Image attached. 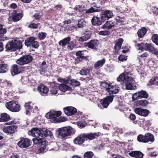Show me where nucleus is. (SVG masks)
I'll return each mask as SVG.
<instances>
[{
    "mask_svg": "<svg viewBox=\"0 0 158 158\" xmlns=\"http://www.w3.org/2000/svg\"><path fill=\"white\" fill-rule=\"evenodd\" d=\"M40 24L39 23H35L32 22H31L28 25V28H31L34 29L37 28L38 25Z\"/></svg>",
    "mask_w": 158,
    "mask_h": 158,
    "instance_id": "55",
    "label": "nucleus"
},
{
    "mask_svg": "<svg viewBox=\"0 0 158 158\" xmlns=\"http://www.w3.org/2000/svg\"><path fill=\"white\" fill-rule=\"evenodd\" d=\"M77 125L78 127L80 128H83L86 126V123L85 121H79L77 122Z\"/></svg>",
    "mask_w": 158,
    "mask_h": 158,
    "instance_id": "58",
    "label": "nucleus"
},
{
    "mask_svg": "<svg viewBox=\"0 0 158 158\" xmlns=\"http://www.w3.org/2000/svg\"><path fill=\"white\" fill-rule=\"evenodd\" d=\"M91 21L93 25L96 26L101 25L103 22L101 19L100 20L99 18L96 16H93L91 19Z\"/></svg>",
    "mask_w": 158,
    "mask_h": 158,
    "instance_id": "25",
    "label": "nucleus"
},
{
    "mask_svg": "<svg viewBox=\"0 0 158 158\" xmlns=\"http://www.w3.org/2000/svg\"><path fill=\"white\" fill-rule=\"evenodd\" d=\"M47 141H44L42 142V143L40 146V147L39 149L38 152L40 153H42L46 152L48 150V148H47Z\"/></svg>",
    "mask_w": 158,
    "mask_h": 158,
    "instance_id": "27",
    "label": "nucleus"
},
{
    "mask_svg": "<svg viewBox=\"0 0 158 158\" xmlns=\"http://www.w3.org/2000/svg\"><path fill=\"white\" fill-rule=\"evenodd\" d=\"M155 85L158 86V77H152L148 83V86Z\"/></svg>",
    "mask_w": 158,
    "mask_h": 158,
    "instance_id": "31",
    "label": "nucleus"
},
{
    "mask_svg": "<svg viewBox=\"0 0 158 158\" xmlns=\"http://www.w3.org/2000/svg\"><path fill=\"white\" fill-rule=\"evenodd\" d=\"M28 78L27 76L22 77L21 79V81L23 84H25L28 82Z\"/></svg>",
    "mask_w": 158,
    "mask_h": 158,
    "instance_id": "61",
    "label": "nucleus"
},
{
    "mask_svg": "<svg viewBox=\"0 0 158 158\" xmlns=\"http://www.w3.org/2000/svg\"><path fill=\"white\" fill-rule=\"evenodd\" d=\"M50 85L51 87H49L50 91L52 95L56 94L59 89L58 84L52 82L50 83Z\"/></svg>",
    "mask_w": 158,
    "mask_h": 158,
    "instance_id": "19",
    "label": "nucleus"
},
{
    "mask_svg": "<svg viewBox=\"0 0 158 158\" xmlns=\"http://www.w3.org/2000/svg\"><path fill=\"white\" fill-rule=\"evenodd\" d=\"M152 40L156 45H158V35L154 34L152 37Z\"/></svg>",
    "mask_w": 158,
    "mask_h": 158,
    "instance_id": "56",
    "label": "nucleus"
},
{
    "mask_svg": "<svg viewBox=\"0 0 158 158\" xmlns=\"http://www.w3.org/2000/svg\"><path fill=\"white\" fill-rule=\"evenodd\" d=\"M8 70V65L5 64H0V73H4L6 72Z\"/></svg>",
    "mask_w": 158,
    "mask_h": 158,
    "instance_id": "38",
    "label": "nucleus"
},
{
    "mask_svg": "<svg viewBox=\"0 0 158 158\" xmlns=\"http://www.w3.org/2000/svg\"><path fill=\"white\" fill-rule=\"evenodd\" d=\"M144 45V43L141 42V43H138L135 46H137L138 48V50H140L141 52H143L145 49V47H143Z\"/></svg>",
    "mask_w": 158,
    "mask_h": 158,
    "instance_id": "53",
    "label": "nucleus"
},
{
    "mask_svg": "<svg viewBox=\"0 0 158 158\" xmlns=\"http://www.w3.org/2000/svg\"><path fill=\"white\" fill-rule=\"evenodd\" d=\"M144 47H145L144 50L148 51L151 53L155 48L152 44L147 43L145 44Z\"/></svg>",
    "mask_w": 158,
    "mask_h": 158,
    "instance_id": "40",
    "label": "nucleus"
},
{
    "mask_svg": "<svg viewBox=\"0 0 158 158\" xmlns=\"http://www.w3.org/2000/svg\"><path fill=\"white\" fill-rule=\"evenodd\" d=\"M36 38L34 37H28L25 41L24 44L27 47H31L32 42L34 40H36Z\"/></svg>",
    "mask_w": 158,
    "mask_h": 158,
    "instance_id": "34",
    "label": "nucleus"
},
{
    "mask_svg": "<svg viewBox=\"0 0 158 158\" xmlns=\"http://www.w3.org/2000/svg\"><path fill=\"white\" fill-rule=\"evenodd\" d=\"M98 43V40L94 39L90 40L88 42H85L84 45L85 46L88 47L89 48L97 50Z\"/></svg>",
    "mask_w": 158,
    "mask_h": 158,
    "instance_id": "8",
    "label": "nucleus"
},
{
    "mask_svg": "<svg viewBox=\"0 0 158 158\" xmlns=\"http://www.w3.org/2000/svg\"><path fill=\"white\" fill-rule=\"evenodd\" d=\"M94 155L93 152L91 151H88L85 153L83 155L84 158H93Z\"/></svg>",
    "mask_w": 158,
    "mask_h": 158,
    "instance_id": "46",
    "label": "nucleus"
},
{
    "mask_svg": "<svg viewBox=\"0 0 158 158\" xmlns=\"http://www.w3.org/2000/svg\"><path fill=\"white\" fill-rule=\"evenodd\" d=\"M31 143V140L27 138H21L20 140L18 142V146L21 148H27L30 146Z\"/></svg>",
    "mask_w": 158,
    "mask_h": 158,
    "instance_id": "7",
    "label": "nucleus"
},
{
    "mask_svg": "<svg viewBox=\"0 0 158 158\" xmlns=\"http://www.w3.org/2000/svg\"><path fill=\"white\" fill-rule=\"evenodd\" d=\"M38 90L40 94L43 96H45L49 91V89L43 84L40 85L38 87Z\"/></svg>",
    "mask_w": 158,
    "mask_h": 158,
    "instance_id": "17",
    "label": "nucleus"
},
{
    "mask_svg": "<svg viewBox=\"0 0 158 158\" xmlns=\"http://www.w3.org/2000/svg\"><path fill=\"white\" fill-rule=\"evenodd\" d=\"M6 107L13 112H18L21 110V106L16 102L10 101L7 102L6 105Z\"/></svg>",
    "mask_w": 158,
    "mask_h": 158,
    "instance_id": "3",
    "label": "nucleus"
},
{
    "mask_svg": "<svg viewBox=\"0 0 158 158\" xmlns=\"http://www.w3.org/2000/svg\"><path fill=\"white\" fill-rule=\"evenodd\" d=\"M105 61L106 60L105 59H103L102 60L98 61L95 63L94 65L95 68L98 69L100 67H102L104 64Z\"/></svg>",
    "mask_w": 158,
    "mask_h": 158,
    "instance_id": "37",
    "label": "nucleus"
},
{
    "mask_svg": "<svg viewBox=\"0 0 158 158\" xmlns=\"http://www.w3.org/2000/svg\"><path fill=\"white\" fill-rule=\"evenodd\" d=\"M90 72V70L87 68L82 69L79 72L80 74L82 75H87Z\"/></svg>",
    "mask_w": 158,
    "mask_h": 158,
    "instance_id": "44",
    "label": "nucleus"
},
{
    "mask_svg": "<svg viewBox=\"0 0 158 158\" xmlns=\"http://www.w3.org/2000/svg\"><path fill=\"white\" fill-rule=\"evenodd\" d=\"M86 22L83 19H79L78 21L77 27L78 28H82L84 26H85Z\"/></svg>",
    "mask_w": 158,
    "mask_h": 158,
    "instance_id": "51",
    "label": "nucleus"
},
{
    "mask_svg": "<svg viewBox=\"0 0 158 158\" xmlns=\"http://www.w3.org/2000/svg\"><path fill=\"white\" fill-rule=\"evenodd\" d=\"M52 132L45 128H43L40 131V136L43 138H45L48 136H51Z\"/></svg>",
    "mask_w": 158,
    "mask_h": 158,
    "instance_id": "23",
    "label": "nucleus"
},
{
    "mask_svg": "<svg viewBox=\"0 0 158 158\" xmlns=\"http://www.w3.org/2000/svg\"><path fill=\"white\" fill-rule=\"evenodd\" d=\"M134 112L135 113L144 117L147 116L150 113L148 110L142 109L139 108H135L134 110Z\"/></svg>",
    "mask_w": 158,
    "mask_h": 158,
    "instance_id": "14",
    "label": "nucleus"
},
{
    "mask_svg": "<svg viewBox=\"0 0 158 158\" xmlns=\"http://www.w3.org/2000/svg\"><path fill=\"white\" fill-rule=\"evenodd\" d=\"M58 86L59 89L63 92H65L67 90L70 91L72 90L71 87L64 84H58Z\"/></svg>",
    "mask_w": 158,
    "mask_h": 158,
    "instance_id": "28",
    "label": "nucleus"
},
{
    "mask_svg": "<svg viewBox=\"0 0 158 158\" xmlns=\"http://www.w3.org/2000/svg\"><path fill=\"white\" fill-rule=\"evenodd\" d=\"M47 34L44 32H40L38 33L37 38L40 40H44L46 37Z\"/></svg>",
    "mask_w": 158,
    "mask_h": 158,
    "instance_id": "45",
    "label": "nucleus"
},
{
    "mask_svg": "<svg viewBox=\"0 0 158 158\" xmlns=\"http://www.w3.org/2000/svg\"><path fill=\"white\" fill-rule=\"evenodd\" d=\"M85 139L83 134L79 135L73 140V143L74 144L81 145L84 143L85 141Z\"/></svg>",
    "mask_w": 158,
    "mask_h": 158,
    "instance_id": "15",
    "label": "nucleus"
},
{
    "mask_svg": "<svg viewBox=\"0 0 158 158\" xmlns=\"http://www.w3.org/2000/svg\"><path fill=\"white\" fill-rule=\"evenodd\" d=\"M72 128L69 127H64L60 128L58 130V135L62 138H65L71 135Z\"/></svg>",
    "mask_w": 158,
    "mask_h": 158,
    "instance_id": "5",
    "label": "nucleus"
},
{
    "mask_svg": "<svg viewBox=\"0 0 158 158\" xmlns=\"http://www.w3.org/2000/svg\"><path fill=\"white\" fill-rule=\"evenodd\" d=\"M22 42L19 40H14L8 42L5 46V51L12 52L20 49L22 48Z\"/></svg>",
    "mask_w": 158,
    "mask_h": 158,
    "instance_id": "1",
    "label": "nucleus"
},
{
    "mask_svg": "<svg viewBox=\"0 0 158 158\" xmlns=\"http://www.w3.org/2000/svg\"><path fill=\"white\" fill-rule=\"evenodd\" d=\"M0 116V122L7 121L10 119V116L6 113H4L1 114Z\"/></svg>",
    "mask_w": 158,
    "mask_h": 158,
    "instance_id": "32",
    "label": "nucleus"
},
{
    "mask_svg": "<svg viewBox=\"0 0 158 158\" xmlns=\"http://www.w3.org/2000/svg\"><path fill=\"white\" fill-rule=\"evenodd\" d=\"M71 38L69 37L65 38L62 40H60L59 42V44L63 47L66 44H68L70 41Z\"/></svg>",
    "mask_w": 158,
    "mask_h": 158,
    "instance_id": "39",
    "label": "nucleus"
},
{
    "mask_svg": "<svg viewBox=\"0 0 158 158\" xmlns=\"http://www.w3.org/2000/svg\"><path fill=\"white\" fill-rule=\"evenodd\" d=\"M76 55L77 57L75 60L76 63H78L82 60H84V58L77 52L76 53Z\"/></svg>",
    "mask_w": 158,
    "mask_h": 158,
    "instance_id": "49",
    "label": "nucleus"
},
{
    "mask_svg": "<svg viewBox=\"0 0 158 158\" xmlns=\"http://www.w3.org/2000/svg\"><path fill=\"white\" fill-rule=\"evenodd\" d=\"M106 91L108 92L110 94H114L118 93L119 90L117 89L116 85L112 86L110 85V87L106 89Z\"/></svg>",
    "mask_w": 158,
    "mask_h": 158,
    "instance_id": "24",
    "label": "nucleus"
},
{
    "mask_svg": "<svg viewBox=\"0 0 158 158\" xmlns=\"http://www.w3.org/2000/svg\"><path fill=\"white\" fill-rule=\"evenodd\" d=\"M12 20L16 22L20 20L23 17V12L17 13L16 10H14L11 13Z\"/></svg>",
    "mask_w": 158,
    "mask_h": 158,
    "instance_id": "11",
    "label": "nucleus"
},
{
    "mask_svg": "<svg viewBox=\"0 0 158 158\" xmlns=\"http://www.w3.org/2000/svg\"><path fill=\"white\" fill-rule=\"evenodd\" d=\"M145 138L146 141V142L148 143L149 142H153L155 140L154 136L152 134L147 133L145 134Z\"/></svg>",
    "mask_w": 158,
    "mask_h": 158,
    "instance_id": "35",
    "label": "nucleus"
},
{
    "mask_svg": "<svg viewBox=\"0 0 158 158\" xmlns=\"http://www.w3.org/2000/svg\"><path fill=\"white\" fill-rule=\"evenodd\" d=\"M126 74L122 73L117 78V81H123L124 82L126 77L127 76Z\"/></svg>",
    "mask_w": 158,
    "mask_h": 158,
    "instance_id": "52",
    "label": "nucleus"
},
{
    "mask_svg": "<svg viewBox=\"0 0 158 158\" xmlns=\"http://www.w3.org/2000/svg\"><path fill=\"white\" fill-rule=\"evenodd\" d=\"M88 51L86 50L85 51H78L77 52L79 54H80L83 58H84V60H88V56H86L85 55V52H87Z\"/></svg>",
    "mask_w": 158,
    "mask_h": 158,
    "instance_id": "54",
    "label": "nucleus"
},
{
    "mask_svg": "<svg viewBox=\"0 0 158 158\" xmlns=\"http://www.w3.org/2000/svg\"><path fill=\"white\" fill-rule=\"evenodd\" d=\"M23 67H20L17 64H14L11 67L10 72L13 76H14L18 74L22 73L23 70Z\"/></svg>",
    "mask_w": 158,
    "mask_h": 158,
    "instance_id": "9",
    "label": "nucleus"
},
{
    "mask_svg": "<svg viewBox=\"0 0 158 158\" xmlns=\"http://www.w3.org/2000/svg\"><path fill=\"white\" fill-rule=\"evenodd\" d=\"M149 97V94L147 92L144 90H141L132 95V99L133 101L136 100L138 99L142 98H148Z\"/></svg>",
    "mask_w": 158,
    "mask_h": 158,
    "instance_id": "4",
    "label": "nucleus"
},
{
    "mask_svg": "<svg viewBox=\"0 0 158 158\" xmlns=\"http://www.w3.org/2000/svg\"><path fill=\"white\" fill-rule=\"evenodd\" d=\"M91 36V33L90 31H85L84 32L81 37H79L78 41L80 42H84L90 39Z\"/></svg>",
    "mask_w": 158,
    "mask_h": 158,
    "instance_id": "12",
    "label": "nucleus"
},
{
    "mask_svg": "<svg viewBox=\"0 0 158 158\" xmlns=\"http://www.w3.org/2000/svg\"><path fill=\"white\" fill-rule=\"evenodd\" d=\"M114 96L110 95L106 96L105 98L100 100V102L104 108H106L113 100Z\"/></svg>",
    "mask_w": 158,
    "mask_h": 158,
    "instance_id": "10",
    "label": "nucleus"
},
{
    "mask_svg": "<svg viewBox=\"0 0 158 158\" xmlns=\"http://www.w3.org/2000/svg\"><path fill=\"white\" fill-rule=\"evenodd\" d=\"M16 128L15 126L11 125L4 127L3 128V131L5 133L11 134L15 132V130Z\"/></svg>",
    "mask_w": 158,
    "mask_h": 158,
    "instance_id": "21",
    "label": "nucleus"
},
{
    "mask_svg": "<svg viewBox=\"0 0 158 158\" xmlns=\"http://www.w3.org/2000/svg\"><path fill=\"white\" fill-rule=\"evenodd\" d=\"M33 104L31 102H28L24 104V106L26 110V114L27 115H30V111L33 109Z\"/></svg>",
    "mask_w": 158,
    "mask_h": 158,
    "instance_id": "16",
    "label": "nucleus"
},
{
    "mask_svg": "<svg viewBox=\"0 0 158 158\" xmlns=\"http://www.w3.org/2000/svg\"><path fill=\"white\" fill-rule=\"evenodd\" d=\"M115 20L117 22H124L125 21V19L123 17H121L119 16H117L115 17Z\"/></svg>",
    "mask_w": 158,
    "mask_h": 158,
    "instance_id": "59",
    "label": "nucleus"
},
{
    "mask_svg": "<svg viewBox=\"0 0 158 158\" xmlns=\"http://www.w3.org/2000/svg\"><path fill=\"white\" fill-rule=\"evenodd\" d=\"M129 154L130 156L136 158H142L144 156L141 152L138 151H132Z\"/></svg>",
    "mask_w": 158,
    "mask_h": 158,
    "instance_id": "22",
    "label": "nucleus"
},
{
    "mask_svg": "<svg viewBox=\"0 0 158 158\" xmlns=\"http://www.w3.org/2000/svg\"><path fill=\"white\" fill-rule=\"evenodd\" d=\"M94 6L96 7V8L91 7L90 8L87 10L85 13L87 14H90L94 12L100 11L101 10L102 8L100 7H98L97 5Z\"/></svg>",
    "mask_w": 158,
    "mask_h": 158,
    "instance_id": "36",
    "label": "nucleus"
},
{
    "mask_svg": "<svg viewBox=\"0 0 158 158\" xmlns=\"http://www.w3.org/2000/svg\"><path fill=\"white\" fill-rule=\"evenodd\" d=\"M6 32V29L3 28L2 25L0 24V41H4L6 40V38L4 37V34Z\"/></svg>",
    "mask_w": 158,
    "mask_h": 158,
    "instance_id": "30",
    "label": "nucleus"
},
{
    "mask_svg": "<svg viewBox=\"0 0 158 158\" xmlns=\"http://www.w3.org/2000/svg\"><path fill=\"white\" fill-rule=\"evenodd\" d=\"M74 9L80 12H83L86 10V8L84 5H77L75 6Z\"/></svg>",
    "mask_w": 158,
    "mask_h": 158,
    "instance_id": "43",
    "label": "nucleus"
},
{
    "mask_svg": "<svg viewBox=\"0 0 158 158\" xmlns=\"http://www.w3.org/2000/svg\"><path fill=\"white\" fill-rule=\"evenodd\" d=\"M32 141L34 144H38L39 146H40L42 143V142L45 141L44 139L39 138V137L34 138L32 139Z\"/></svg>",
    "mask_w": 158,
    "mask_h": 158,
    "instance_id": "42",
    "label": "nucleus"
},
{
    "mask_svg": "<svg viewBox=\"0 0 158 158\" xmlns=\"http://www.w3.org/2000/svg\"><path fill=\"white\" fill-rule=\"evenodd\" d=\"M123 42V40L122 38H119L117 41L115 45H118L119 47H121L122 43Z\"/></svg>",
    "mask_w": 158,
    "mask_h": 158,
    "instance_id": "64",
    "label": "nucleus"
},
{
    "mask_svg": "<svg viewBox=\"0 0 158 158\" xmlns=\"http://www.w3.org/2000/svg\"><path fill=\"white\" fill-rule=\"evenodd\" d=\"M115 24V22L113 20L107 21L103 25L104 28L109 30L111 29L113 27H114Z\"/></svg>",
    "mask_w": 158,
    "mask_h": 158,
    "instance_id": "29",
    "label": "nucleus"
},
{
    "mask_svg": "<svg viewBox=\"0 0 158 158\" xmlns=\"http://www.w3.org/2000/svg\"><path fill=\"white\" fill-rule=\"evenodd\" d=\"M131 82V83H134L135 81H134V79L130 76L127 75L125 80L124 81L125 83H127Z\"/></svg>",
    "mask_w": 158,
    "mask_h": 158,
    "instance_id": "47",
    "label": "nucleus"
},
{
    "mask_svg": "<svg viewBox=\"0 0 158 158\" xmlns=\"http://www.w3.org/2000/svg\"><path fill=\"white\" fill-rule=\"evenodd\" d=\"M65 114L68 116H71L77 112V109L72 106H67L64 108Z\"/></svg>",
    "mask_w": 158,
    "mask_h": 158,
    "instance_id": "13",
    "label": "nucleus"
},
{
    "mask_svg": "<svg viewBox=\"0 0 158 158\" xmlns=\"http://www.w3.org/2000/svg\"><path fill=\"white\" fill-rule=\"evenodd\" d=\"M110 32L107 30L101 31L99 32V34L102 35H110Z\"/></svg>",
    "mask_w": 158,
    "mask_h": 158,
    "instance_id": "63",
    "label": "nucleus"
},
{
    "mask_svg": "<svg viewBox=\"0 0 158 158\" xmlns=\"http://www.w3.org/2000/svg\"><path fill=\"white\" fill-rule=\"evenodd\" d=\"M125 83L126 84V88L127 89L133 90L134 89V87H135V88H136V87L135 86H134L132 85L134 84V83L129 82Z\"/></svg>",
    "mask_w": 158,
    "mask_h": 158,
    "instance_id": "50",
    "label": "nucleus"
},
{
    "mask_svg": "<svg viewBox=\"0 0 158 158\" xmlns=\"http://www.w3.org/2000/svg\"><path fill=\"white\" fill-rule=\"evenodd\" d=\"M70 84L72 86H79L80 85V82L75 80L72 79L71 80Z\"/></svg>",
    "mask_w": 158,
    "mask_h": 158,
    "instance_id": "57",
    "label": "nucleus"
},
{
    "mask_svg": "<svg viewBox=\"0 0 158 158\" xmlns=\"http://www.w3.org/2000/svg\"><path fill=\"white\" fill-rule=\"evenodd\" d=\"M40 130L38 128L35 127L29 131L28 134L30 135L38 138L40 136Z\"/></svg>",
    "mask_w": 158,
    "mask_h": 158,
    "instance_id": "20",
    "label": "nucleus"
},
{
    "mask_svg": "<svg viewBox=\"0 0 158 158\" xmlns=\"http://www.w3.org/2000/svg\"><path fill=\"white\" fill-rule=\"evenodd\" d=\"M33 57L30 55H25L18 59L16 63L19 65L22 66L25 64H28L31 62Z\"/></svg>",
    "mask_w": 158,
    "mask_h": 158,
    "instance_id": "2",
    "label": "nucleus"
},
{
    "mask_svg": "<svg viewBox=\"0 0 158 158\" xmlns=\"http://www.w3.org/2000/svg\"><path fill=\"white\" fill-rule=\"evenodd\" d=\"M35 40H34V41L32 42L31 47L35 48H37L40 44L39 42L37 41H35Z\"/></svg>",
    "mask_w": 158,
    "mask_h": 158,
    "instance_id": "60",
    "label": "nucleus"
},
{
    "mask_svg": "<svg viewBox=\"0 0 158 158\" xmlns=\"http://www.w3.org/2000/svg\"><path fill=\"white\" fill-rule=\"evenodd\" d=\"M149 102L146 100H141L137 101L136 102V105L137 106H145L148 104Z\"/></svg>",
    "mask_w": 158,
    "mask_h": 158,
    "instance_id": "41",
    "label": "nucleus"
},
{
    "mask_svg": "<svg viewBox=\"0 0 158 158\" xmlns=\"http://www.w3.org/2000/svg\"><path fill=\"white\" fill-rule=\"evenodd\" d=\"M75 45L73 41H72L69 42L68 44L67 48L69 50H72L74 48Z\"/></svg>",
    "mask_w": 158,
    "mask_h": 158,
    "instance_id": "62",
    "label": "nucleus"
},
{
    "mask_svg": "<svg viewBox=\"0 0 158 158\" xmlns=\"http://www.w3.org/2000/svg\"><path fill=\"white\" fill-rule=\"evenodd\" d=\"M137 139L139 142L146 143L145 136L143 135L140 134L139 135L137 136Z\"/></svg>",
    "mask_w": 158,
    "mask_h": 158,
    "instance_id": "48",
    "label": "nucleus"
},
{
    "mask_svg": "<svg viewBox=\"0 0 158 158\" xmlns=\"http://www.w3.org/2000/svg\"><path fill=\"white\" fill-rule=\"evenodd\" d=\"M100 18L103 22L114 16L112 11L108 10H102L100 13Z\"/></svg>",
    "mask_w": 158,
    "mask_h": 158,
    "instance_id": "6",
    "label": "nucleus"
},
{
    "mask_svg": "<svg viewBox=\"0 0 158 158\" xmlns=\"http://www.w3.org/2000/svg\"><path fill=\"white\" fill-rule=\"evenodd\" d=\"M85 139H88L90 140H92L94 139L97 138L99 136V133H94L87 134H83Z\"/></svg>",
    "mask_w": 158,
    "mask_h": 158,
    "instance_id": "18",
    "label": "nucleus"
},
{
    "mask_svg": "<svg viewBox=\"0 0 158 158\" xmlns=\"http://www.w3.org/2000/svg\"><path fill=\"white\" fill-rule=\"evenodd\" d=\"M61 112L60 111H55L51 110L47 115H49V118H56L57 117L60 116L61 114Z\"/></svg>",
    "mask_w": 158,
    "mask_h": 158,
    "instance_id": "26",
    "label": "nucleus"
},
{
    "mask_svg": "<svg viewBox=\"0 0 158 158\" xmlns=\"http://www.w3.org/2000/svg\"><path fill=\"white\" fill-rule=\"evenodd\" d=\"M147 30L145 27H143L141 29H139L137 32V35L138 37L142 38L146 34Z\"/></svg>",
    "mask_w": 158,
    "mask_h": 158,
    "instance_id": "33",
    "label": "nucleus"
}]
</instances>
